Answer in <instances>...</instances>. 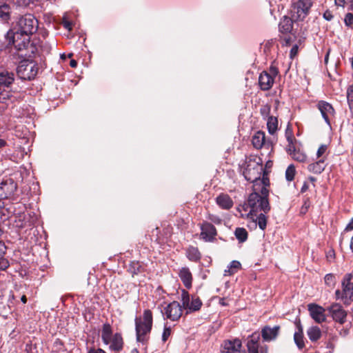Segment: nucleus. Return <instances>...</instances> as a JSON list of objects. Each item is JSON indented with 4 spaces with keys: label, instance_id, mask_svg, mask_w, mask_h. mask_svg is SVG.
<instances>
[{
    "label": "nucleus",
    "instance_id": "1",
    "mask_svg": "<svg viewBox=\"0 0 353 353\" xmlns=\"http://www.w3.org/2000/svg\"><path fill=\"white\" fill-rule=\"evenodd\" d=\"M5 38L8 45H13L21 57H30V53L34 52L35 47L30 43V34L19 31L14 32L9 30L5 34Z\"/></svg>",
    "mask_w": 353,
    "mask_h": 353
},
{
    "label": "nucleus",
    "instance_id": "2",
    "mask_svg": "<svg viewBox=\"0 0 353 353\" xmlns=\"http://www.w3.org/2000/svg\"><path fill=\"white\" fill-rule=\"evenodd\" d=\"M262 174L265 176V172L261 159L254 157H247L243 174L248 181L253 183L254 190H259L258 182L262 179Z\"/></svg>",
    "mask_w": 353,
    "mask_h": 353
},
{
    "label": "nucleus",
    "instance_id": "3",
    "mask_svg": "<svg viewBox=\"0 0 353 353\" xmlns=\"http://www.w3.org/2000/svg\"><path fill=\"white\" fill-rule=\"evenodd\" d=\"M135 331L137 341L142 344H146L149 340V334L152 330L153 323L152 313L150 310L143 311V317H136Z\"/></svg>",
    "mask_w": 353,
    "mask_h": 353
},
{
    "label": "nucleus",
    "instance_id": "4",
    "mask_svg": "<svg viewBox=\"0 0 353 353\" xmlns=\"http://www.w3.org/2000/svg\"><path fill=\"white\" fill-rule=\"evenodd\" d=\"M256 191L254 190V192L249 195L247 201L242 206L245 211L250 209L248 217H250V216H256L259 212L268 213L270 210L268 199L261 197Z\"/></svg>",
    "mask_w": 353,
    "mask_h": 353
},
{
    "label": "nucleus",
    "instance_id": "5",
    "mask_svg": "<svg viewBox=\"0 0 353 353\" xmlns=\"http://www.w3.org/2000/svg\"><path fill=\"white\" fill-rule=\"evenodd\" d=\"M101 339L105 345H109V349L113 352H120L123 347V339L121 333L113 334L112 326L105 323L101 330Z\"/></svg>",
    "mask_w": 353,
    "mask_h": 353
},
{
    "label": "nucleus",
    "instance_id": "6",
    "mask_svg": "<svg viewBox=\"0 0 353 353\" xmlns=\"http://www.w3.org/2000/svg\"><path fill=\"white\" fill-rule=\"evenodd\" d=\"M352 274H346L342 281V292L336 290L335 292L336 299H341L345 305H349L353 301V282Z\"/></svg>",
    "mask_w": 353,
    "mask_h": 353
},
{
    "label": "nucleus",
    "instance_id": "7",
    "mask_svg": "<svg viewBox=\"0 0 353 353\" xmlns=\"http://www.w3.org/2000/svg\"><path fill=\"white\" fill-rule=\"evenodd\" d=\"M314 0H294L292 3L290 13L294 20L303 21L309 14Z\"/></svg>",
    "mask_w": 353,
    "mask_h": 353
},
{
    "label": "nucleus",
    "instance_id": "8",
    "mask_svg": "<svg viewBox=\"0 0 353 353\" xmlns=\"http://www.w3.org/2000/svg\"><path fill=\"white\" fill-rule=\"evenodd\" d=\"M18 31L32 35L35 33L39 27L38 21L32 14L21 16L17 21Z\"/></svg>",
    "mask_w": 353,
    "mask_h": 353
},
{
    "label": "nucleus",
    "instance_id": "9",
    "mask_svg": "<svg viewBox=\"0 0 353 353\" xmlns=\"http://www.w3.org/2000/svg\"><path fill=\"white\" fill-rule=\"evenodd\" d=\"M18 77L23 80H32L37 74L35 63L29 59L21 61L17 68Z\"/></svg>",
    "mask_w": 353,
    "mask_h": 353
},
{
    "label": "nucleus",
    "instance_id": "10",
    "mask_svg": "<svg viewBox=\"0 0 353 353\" xmlns=\"http://www.w3.org/2000/svg\"><path fill=\"white\" fill-rule=\"evenodd\" d=\"M279 70L276 66L271 65L269 72L263 71L259 77V85L263 91L270 90L274 84V78L278 75Z\"/></svg>",
    "mask_w": 353,
    "mask_h": 353
},
{
    "label": "nucleus",
    "instance_id": "11",
    "mask_svg": "<svg viewBox=\"0 0 353 353\" xmlns=\"http://www.w3.org/2000/svg\"><path fill=\"white\" fill-rule=\"evenodd\" d=\"M165 319L172 321H178L182 315V307L177 301H172L161 311Z\"/></svg>",
    "mask_w": 353,
    "mask_h": 353
},
{
    "label": "nucleus",
    "instance_id": "12",
    "mask_svg": "<svg viewBox=\"0 0 353 353\" xmlns=\"http://www.w3.org/2000/svg\"><path fill=\"white\" fill-rule=\"evenodd\" d=\"M332 319L340 324L346 321L347 312L339 303H334L326 308Z\"/></svg>",
    "mask_w": 353,
    "mask_h": 353
},
{
    "label": "nucleus",
    "instance_id": "13",
    "mask_svg": "<svg viewBox=\"0 0 353 353\" xmlns=\"http://www.w3.org/2000/svg\"><path fill=\"white\" fill-rule=\"evenodd\" d=\"M17 185L12 179H6L0 184V199H11L17 191Z\"/></svg>",
    "mask_w": 353,
    "mask_h": 353
},
{
    "label": "nucleus",
    "instance_id": "14",
    "mask_svg": "<svg viewBox=\"0 0 353 353\" xmlns=\"http://www.w3.org/2000/svg\"><path fill=\"white\" fill-rule=\"evenodd\" d=\"M201 236L206 242H212L216 239L217 231L216 228L208 221H203L201 225Z\"/></svg>",
    "mask_w": 353,
    "mask_h": 353
},
{
    "label": "nucleus",
    "instance_id": "15",
    "mask_svg": "<svg viewBox=\"0 0 353 353\" xmlns=\"http://www.w3.org/2000/svg\"><path fill=\"white\" fill-rule=\"evenodd\" d=\"M317 108L320 111L322 117L325 122L329 125H331L330 117L334 116L335 110L333 106L328 102L325 101H319L317 103Z\"/></svg>",
    "mask_w": 353,
    "mask_h": 353
},
{
    "label": "nucleus",
    "instance_id": "16",
    "mask_svg": "<svg viewBox=\"0 0 353 353\" xmlns=\"http://www.w3.org/2000/svg\"><path fill=\"white\" fill-rule=\"evenodd\" d=\"M242 346L241 341L239 339L225 340L222 344V352L223 353H240L245 352L241 350Z\"/></svg>",
    "mask_w": 353,
    "mask_h": 353
},
{
    "label": "nucleus",
    "instance_id": "17",
    "mask_svg": "<svg viewBox=\"0 0 353 353\" xmlns=\"http://www.w3.org/2000/svg\"><path fill=\"white\" fill-rule=\"evenodd\" d=\"M325 310L326 309L315 303H310L308 305V311L310 312L311 317L318 323L325 321Z\"/></svg>",
    "mask_w": 353,
    "mask_h": 353
},
{
    "label": "nucleus",
    "instance_id": "18",
    "mask_svg": "<svg viewBox=\"0 0 353 353\" xmlns=\"http://www.w3.org/2000/svg\"><path fill=\"white\" fill-rule=\"evenodd\" d=\"M281 327L279 325H275L270 327V325H265L261 329V337L263 341L270 342L276 340L279 334Z\"/></svg>",
    "mask_w": 353,
    "mask_h": 353
},
{
    "label": "nucleus",
    "instance_id": "19",
    "mask_svg": "<svg viewBox=\"0 0 353 353\" xmlns=\"http://www.w3.org/2000/svg\"><path fill=\"white\" fill-rule=\"evenodd\" d=\"M215 200L217 205L223 210H228L231 209L234 205L232 198L225 193L219 194Z\"/></svg>",
    "mask_w": 353,
    "mask_h": 353
},
{
    "label": "nucleus",
    "instance_id": "20",
    "mask_svg": "<svg viewBox=\"0 0 353 353\" xmlns=\"http://www.w3.org/2000/svg\"><path fill=\"white\" fill-rule=\"evenodd\" d=\"M292 17H283L279 24V31L283 34L291 32L293 28V22L295 21Z\"/></svg>",
    "mask_w": 353,
    "mask_h": 353
},
{
    "label": "nucleus",
    "instance_id": "21",
    "mask_svg": "<svg viewBox=\"0 0 353 353\" xmlns=\"http://www.w3.org/2000/svg\"><path fill=\"white\" fill-rule=\"evenodd\" d=\"M14 81V74L12 72L4 71L0 72V89L9 88Z\"/></svg>",
    "mask_w": 353,
    "mask_h": 353
},
{
    "label": "nucleus",
    "instance_id": "22",
    "mask_svg": "<svg viewBox=\"0 0 353 353\" xmlns=\"http://www.w3.org/2000/svg\"><path fill=\"white\" fill-rule=\"evenodd\" d=\"M179 277L185 288L190 289L192 287V276L189 268H181L179 272Z\"/></svg>",
    "mask_w": 353,
    "mask_h": 353
},
{
    "label": "nucleus",
    "instance_id": "23",
    "mask_svg": "<svg viewBox=\"0 0 353 353\" xmlns=\"http://www.w3.org/2000/svg\"><path fill=\"white\" fill-rule=\"evenodd\" d=\"M265 133L262 131H257L252 139L253 146L256 149H260L265 144Z\"/></svg>",
    "mask_w": 353,
    "mask_h": 353
},
{
    "label": "nucleus",
    "instance_id": "24",
    "mask_svg": "<svg viewBox=\"0 0 353 353\" xmlns=\"http://www.w3.org/2000/svg\"><path fill=\"white\" fill-rule=\"evenodd\" d=\"M265 214L266 213L261 212L259 215L256 214V216H250L255 225H258L259 228L263 231H264L267 227L268 217Z\"/></svg>",
    "mask_w": 353,
    "mask_h": 353
},
{
    "label": "nucleus",
    "instance_id": "25",
    "mask_svg": "<svg viewBox=\"0 0 353 353\" xmlns=\"http://www.w3.org/2000/svg\"><path fill=\"white\" fill-rule=\"evenodd\" d=\"M186 256L191 261L198 262L201 258V254L197 248L190 246L186 250Z\"/></svg>",
    "mask_w": 353,
    "mask_h": 353
},
{
    "label": "nucleus",
    "instance_id": "26",
    "mask_svg": "<svg viewBox=\"0 0 353 353\" xmlns=\"http://www.w3.org/2000/svg\"><path fill=\"white\" fill-rule=\"evenodd\" d=\"M324 160L320 159L319 161L308 165L307 170L314 174H321L325 170Z\"/></svg>",
    "mask_w": 353,
    "mask_h": 353
},
{
    "label": "nucleus",
    "instance_id": "27",
    "mask_svg": "<svg viewBox=\"0 0 353 353\" xmlns=\"http://www.w3.org/2000/svg\"><path fill=\"white\" fill-rule=\"evenodd\" d=\"M14 222L16 223V226L20 228H23L32 225L30 221V217H27V215L24 213L20 214L17 216Z\"/></svg>",
    "mask_w": 353,
    "mask_h": 353
},
{
    "label": "nucleus",
    "instance_id": "28",
    "mask_svg": "<svg viewBox=\"0 0 353 353\" xmlns=\"http://www.w3.org/2000/svg\"><path fill=\"white\" fill-rule=\"evenodd\" d=\"M307 334L312 342L316 341L321 336V331L317 326H312L307 330Z\"/></svg>",
    "mask_w": 353,
    "mask_h": 353
},
{
    "label": "nucleus",
    "instance_id": "29",
    "mask_svg": "<svg viewBox=\"0 0 353 353\" xmlns=\"http://www.w3.org/2000/svg\"><path fill=\"white\" fill-rule=\"evenodd\" d=\"M10 6L3 3L0 4V19L4 21H8L10 19Z\"/></svg>",
    "mask_w": 353,
    "mask_h": 353
},
{
    "label": "nucleus",
    "instance_id": "30",
    "mask_svg": "<svg viewBox=\"0 0 353 353\" xmlns=\"http://www.w3.org/2000/svg\"><path fill=\"white\" fill-rule=\"evenodd\" d=\"M202 305V301L198 296H192V300L190 302V305L189 307H187L186 310H188L190 312L199 311L201 309Z\"/></svg>",
    "mask_w": 353,
    "mask_h": 353
},
{
    "label": "nucleus",
    "instance_id": "31",
    "mask_svg": "<svg viewBox=\"0 0 353 353\" xmlns=\"http://www.w3.org/2000/svg\"><path fill=\"white\" fill-rule=\"evenodd\" d=\"M269 184H270L269 179L268 178V176H265L264 175L262 176V179L258 182L259 186L262 185V187L260 190V192H261L260 195L261 196V197L268 198V194H269V190H268L267 186H268Z\"/></svg>",
    "mask_w": 353,
    "mask_h": 353
},
{
    "label": "nucleus",
    "instance_id": "32",
    "mask_svg": "<svg viewBox=\"0 0 353 353\" xmlns=\"http://www.w3.org/2000/svg\"><path fill=\"white\" fill-rule=\"evenodd\" d=\"M267 128L271 134H274L278 129V119L276 117L270 116L268 119Z\"/></svg>",
    "mask_w": 353,
    "mask_h": 353
},
{
    "label": "nucleus",
    "instance_id": "33",
    "mask_svg": "<svg viewBox=\"0 0 353 353\" xmlns=\"http://www.w3.org/2000/svg\"><path fill=\"white\" fill-rule=\"evenodd\" d=\"M234 235L239 243H243L248 239V232L243 228H236Z\"/></svg>",
    "mask_w": 353,
    "mask_h": 353
},
{
    "label": "nucleus",
    "instance_id": "34",
    "mask_svg": "<svg viewBox=\"0 0 353 353\" xmlns=\"http://www.w3.org/2000/svg\"><path fill=\"white\" fill-rule=\"evenodd\" d=\"M248 353H268V346L263 345L259 347V345L248 344Z\"/></svg>",
    "mask_w": 353,
    "mask_h": 353
},
{
    "label": "nucleus",
    "instance_id": "35",
    "mask_svg": "<svg viewBox=\"0 0 353 353\" xmlns=\"http://www.w3.org/2000/svg\"><path fill=\"white\" fill-rule=\"evenodd\" d=\"M241 263L238 261H232L230 265L228 267V270H225V275L228 274L229 275H232L234 274L238 270L241 268Z\"/></svg>",
    "mask_w": 353,
    "mask_h": 353
},
{
    "label": "nucleus",
    "instance_id": "36",
    "mask_svg": "<svg viewBox=\"0 0 353 353\" xmlns=\"http://www.w3.org/2000/svg\"><path fill=\"white\" fill-rule=\"evenodd\" d=\"M290 156L294 160L301 163L305 162L307 159L306 154L303 152L301 151L300 149H297L294 152H291Z\"/></svg>",
    "mask_w": 353,
    "mask_h": 353
},
{
    "label": "nucleus",
    "instance_id": "37",
    "mask_svg": "<svg viewBox=\"0 0 353 353\" xmlns=\"http://www.w3.org/2000/svg\"><path fill=\"white\" fill-rule=\"evenodd\" d=\"M142 268L141 264L138 261H132L130 263L128 267V272L132 275L137 274L141 272Z\"/></svg>",
    "mask_w": 353,
    "mask_h": 353
},
{
    "label": "nucleus",
    "instance_id": "38",
    "mask_svg": "<svg viewBox=\"0 0 353 353\" xmlns=\"http://www.w3.org/2000/svg\"><path fill=\"white\" fill-rule=\"evenodd\" d=\"M296 173L295 167L293 164L288 165L285 170V179L288 181H292L294 179Z\"/></svg>",
    "mask_w": 353,
    "mask_h": 353
},
{
    "label": "nucleus",
    "instance_id": "39",
    "mask_svg": "<svg viewBox=\"0 0 353 353\" xmlns=\"http://www.w3.org/2000/svg\"><path fill=\"white\" fill-rule=\"evenodd\" d=\"M347 99L350 110L353 114V85L349 86L347 90Z\"/></svg>",
    "mask_w": 353,
    "mask_h": 353
},
{
    "label": "nucleus",
    "instance_id": "40",
    "mask_svg": "<svg viewBox=\"0 0 353 353\" xmlns=\"http://www.w3.org/2000/svg\"><path fill=\"white\" fill-rule=\"evenodd\" d=\"M325 283L330 288H334L336 283V276L332 273L327 274L324 277Z\"/></svg>",
    "mask_w": 353,
    "mask_h": 353
},
{
    "label": "nucleus",
    "instance_id": "41",
    "mask_svg": "<svg viewBox=\"0 0 353 353\" xmlns=\"http://www.w3.org/2000/svg\"><path fill=\"white\" fill-rule=\"evenodd\" d=\"M261 336V333L260 334L258 332H253L251 335L248 336V344H253V345H259V342L260 338Z\"/></svg>",
    "mask_w": 353,
    "mask_h": 353
},
{
    "label": "nucleus",
    "instance_id": "42",
    "mask_svg": "<svg viewBox=\"0 0 353 353\" xmlns=\"http://www.w3.org/2000/svg\"><path fill=\"white\" fill-rule=\"evenodd\" d=\"M261 336V333L260 334L258 332H253L251 335L248 336V344H253V345H259V342L260 338Z\"/></svg>",
    "mask_w": 353,
    "mask_h": 353
},
{
    "label": "nucleus",
    "instance_id": "43",
    "mask_svg": "<svg viewBox=\"0 0 353 353\" xmlns=\"http://www.w3.org/2000/svg\"><path fill=\"white\" fill-rule=\"evenodd\" d=\"M181 302L185 309L189 307L190 302V294L188 292L185 290H182L181 291Z\"/></svg>",
    "mask_w": 353,
    "mask_h": 353
},
{
    "label": "nucleus",
    "instance_id": "44",
    "mask_svg": "<svg viewBox=\"0 0 353 353\" xmlns=\"http://www.w3.org/2000/svg\"><path fill=\"white\" fill-rule=\"evenodd\" d=\"M294 343H296L299 349L301 350L305 346V343L303 341V334L294 333Z\"/></svg>",
    "mask_w": 353,
    "mask_h": 353
},
{
    "label": "nucleus",
    "instance_id": "45",
    "mask_svg": "<svg viewBox=\"0 0 353 353\" xmlns=\"http://www.w3.org/2000/svg\"><path fill=\"white\" fill-rule=\"evenodd\" d=\"M5 254L6 253L0 254V271H4L10 266L9 261L5 257Z\"/></svg>",
    "mask_w": 353,
    "mask_h": 353
},
{
    "label": "nucleus",
    "instance_id": "46",
    "mask_svg": "<svg viewBox=\"0 0 353 353\" xmlns=\"http://www.w3.org/2000/svg\"><path fill=\"white\" fill-rule=\"evenodd\" d=\"M344 23L348 28H353V14L348 12L345 14L344 18Z\"/></svg>",
    "mask_w": 353,
    "mask_h": 353
},
{
    "label": "nucleus",
    "instance_id": "47",
    "mask_svg": "<svg viewBox=\"0 0 353 353\" xmlns=\"http://www.w3.org/2000/svg\"><path fill=\"white\" fill-rule=\"evenodd\" d=\"M172 330L170 327H168L167 324H165L163 332L162 334V341L163 342H165L169 336L171 335Z\"/></svg>",
    "mask_w": 353,
    "mask_h": 353
},
{
    "label": "nucleus",
    "instance_id": "48",
    "mask_svg": "<svg viewBox=\"0 0 353 353\" xmlns=\"http://www.w3.org/2000/svg\"><path fill=\"white\" fill-rule=\"evenodd\" d=\"M14 5L25 7L30 4L31 0H10Z\"/></svg>",
    "mask_w": 353,
    "mask_h": 353
},
{
    "label": "nucleus",
    "instance_id": "49",
    "mask_svg": "<svg viewBox=\"0 0 353 353\" xmlns=\"http://www.w3.org/2000/svg\"><path fill=\"white\" fill-rule=\"evenodd\" d=\"M208 219L212 221V223L219 225L222 222V219L217 215L210 214L208 216Z\"/></svg>",
    "mask_w": 353,
    "mask_h": 353
},
{
    "label": "nucleus",
    "instance_id": "50",
    "mask_svg": "<svg viewBox=\"0 0 353 353\" xmlns=\"http://www.w3.org/2000/svg\"><path fill=\"white\" fill-rule=\"evenodd\" d=\"M327 149V147L326 145H324V144L321 145L317 150V152H316L317 157L318 158L321 157L326 152Z\"/></svg>",
    "mask_w": 353,
    "mask_h": 353
},
{
    "label": "nucleus",
    "instance_id": "51",
    "mask_svg": "<svg viewBox=\"0 0 353 353\" xmlns=\"http://www.w3.org/2000/svg\"><path fill=\"white\" fill-rule=\"evenodd\" d=\"M294 141H292L290 142H288V147H287V152L290 155L291 154V152H294L295 150H296V145L294 143Z\"/></svg>",
    "mask_w": 353,
    "mask_h": 353
},
{
    "label": "nucleus",
    "instance_id": "52",
    "mask_svg": "<svg viewBox=\"0 0 353 353\" xmlns=\"http://www.w3.org/2000/svg\"><path fill=\"white\" fill-rule=\"evenodd\" d=\"M285 137L287 139L288 142H290L292 141H296V139H294L293 136V133L291 130L287 128L285 130Z\"/></svg>",
    "mask_w": 353,
    "mask_h": 353
},
{
    "label": "nucleus",
    "instance_id": "53",
    "mask_svg": "<svg viewBox=\"0 0 353 353\" xmlns=\"http://www.w3.org/2000/svg\"><path fill=\"white\" fill-rule=\"evenodd\" d=\"M323 18L326 20V21H331L333 18H334V15L332 14V12L329 10H327L324 13H323Z\"/></svg>",
    "mask_w": 353,
    "mask_h": 353
},
{
    "label": "nucleus",
    "instance_id": "54",
    "mask_svg": "<svg viewBox=\"0 0 353 353\" xmlns=\"http://www.w3.org/2000/svg\"><path fill=\"white\" fill-rule=\"evenodd\" d=\"M296 327L297 330L295 332V333L303 334V327H302L300 321H299L298 323H296Z\"/></svg>",
    "mask_w": 353,
    "mask_h": 353
},
{
    "label": "nucleus",
    "instance_id": "55",
    "mask_svg": "<svg viewBox=\"0 0 353 353\" xmlns=\"http://www.w3.org/2000/svg\"><path fill=\"white\" fill-rule=\"evenodd\" d=\"M88 353H106L101 348L95 349L91 348Z\"/></svg>",
    "mask_w": 353,
    "mask_h": 353
},
{
    "label": "nucleus",
    "instance_id": "56",
    "mask_svg": "<svg viewBox=\"0 0 353 353\" xmlns=\"http://www.w3.org/2000/svg\"><path fill=\"white\" fill-rule=\"evenodd\" d=\"M298 46L297 45H294L292 46V48H291V50H290V56L292 57V56H294L297 54V52H298Z\"/></svg>",
    "mask_w": 353,
    "mask_h": 353
},
{
    "label": "nucleus",
    "instance_id": "57",
    "mask_svg": "<svg viewBox=\"0 0 353 353\" xmlns=\"http://www.w3.org/2000/svg\"><path fill=\"white\" fill-rule=\"evenodd\" d=\"M6 250L7 248L5 244L2 241H0V254L6 253Z\"/></svg>",
    "mask_w": 353,
    "mask_h": 353
},
{
    "label": "nucleus",
    "instance_id": "58",
    "mask_svg": "<svg viewBox=\"0 0 353 353\" xmlns=\"http://www.w3.org/2000/svg\"><path fill=\"white\" fill-rule=\"evenodd\" d=\"M270 111L269 107H265L264 108L261 109V113L263 116L268 115Z\"/></svg>",
    "mask_w": 353,
    "mask_h": 353
},
{
    "label": "nucleus",
    "instance_id": "59",
    "mask_svg": "<svg viewBox=\"0 0 353 353\" xmlns=\"http://www.w3.org/2000/svg\"><path fill=\"white\" fill-rule=\"evenodd\" d=\"M352 230H353V218L351 219L350 223L345 227V230H347V231Z\"/></svg>",
    "mask_w": 353,
    "mask_h": 353
},
{
    "label": "nucleus",
    "instance_id": "60",
    "mask_svg": "<svg viewBox=\"0 0 353 353\" xmlns=\"http://www.w3.org/2000/svg\"><path fill=\"white\" fill-rule=\"evenodd\" d=\"M63 26L66 29L71 30L72 23L70 21H65V22H64Z\"/></svg>",
    "mask_w": 353,
    "mask_h": 353
},
{
    "label": "nucleus",
    "instance_id": "61",
    "mask_svg": "<svg viewBox=\"0 0 353 353\" xmlns=\"http://www.w3.org/2000/svg\"><path fill=\"white\" fill-rule=\"evenodd\" d=\"M308 189V185L306 182H305L301 189V192L302 193L305 192Z\"/></svg>",
    "mask_w": 353,
    "mask_h": 353
},
{
    "label": "nucleus",
    "instance_id": "62",
    "mask_svg": "<svg viewBox=\"0 0 353 353\" xmlns=\"http://www.w3.org/2000/svg\"><path fill=\"white\" fill-rule=\"evenodd\" d=\"M70 65L72 67V68H76L77 66V61H75L74 59H72L70 60Z\"/></svg>",
    "mask_w": 353,
    "mask_h": 353
},
{
    "label": "nucleus",
    "instance_id": "63",
    "mask_svg": "<svg viewBox=\"0 0 353 353\" xmlns=\"http://www.w3.org/2000/svg\"><path fill=\"white\" fill-rule=\"evenodd\" d=\"M335 3L339 6H343L345 3V0H335Z\"/></svg>",
    "mask_w": 353,
    "mask_h": 353
},
{
    "label": "nucleus",
    "instance_id": "64",
    "mask_svg": "<svg viewBox=\"0 0 353 353\" xmlns=\"http://www.w3.org/2000/svg\"><path fill=\"white\" fill-rule=\"evenodd\" d=\"M286 46H290L291 43V38L290 37H285L284 39Z\"/></svg>",
    "mask_w": 353,
    "mask_h": 353
}]
</instances>
